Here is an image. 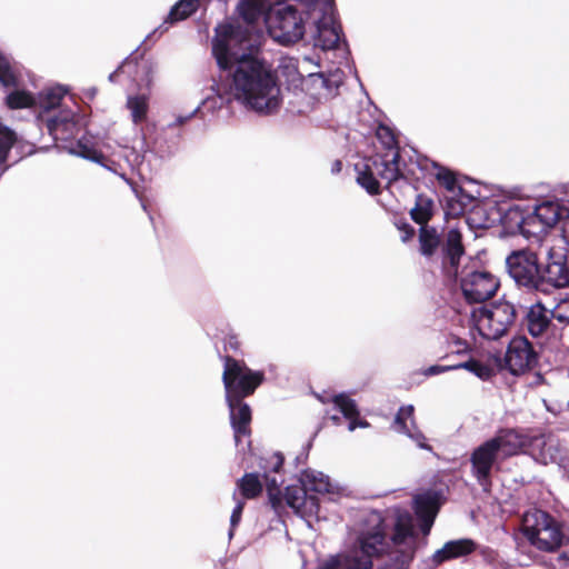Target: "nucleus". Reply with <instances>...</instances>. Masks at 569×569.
<instances>
[{
	"mask_svg": "<svg viewBox=\"0 0 569 569\" xmlns=\"http://www.w3.org/2000/svg\"><path fill=\"white\" fill-rule=\"evenodd\" d=\"M561 563L563 569H569V551L561 556Z\"/></svg>",
	"mask_w": 569,
	"mask_h": 569,
	"instance_id": "51",
	"label": "nucleus"
},
{
	"mask_svg": "<svg viewBox=\"0 0 569 569\" xmlns=\"http://www.w3.org/2000/svg\"><path fill=\"white\" fill-rule=\"evenodd\" d=\"M449 370H456L455 368V365H450V366H430L426 371H425V375L426 376H435V375H439V373H442V372H446V371H449Z\"/></svg>",
	"mask_w": 569,
	"mask_h": 569,
	"instance_id": "49",
	"label": "nucleus"
},
{
	"mask_svg": "<svg viewBox=\"0 0 569 569\" xmlns=\"http://www.w3.org/2000/svg\"><path fill=\"white\" fill-rule=\"evenodd\" d=\"M120 69H121V67H120V68H118V70H116V71H113L112 73H110V76H109V80H110L111 82H114V81H116V77H117L118 71H119Z\"/></svg>",
	"mask_w": 569,
	"mask_h": 569,
	"instance_id": "53",
	"label": "nucleus"
},
{
	"mask_svg": "<svg viewBox=\"0 0 569 569\" xmlns=\"http://www.w3.org/2000/svg\"><path fill=\"white\" fill-rule=\"evenodd\" d=\"M244 502H246V500H238L237 506L232 510V513H231V517H230V530H229V536L230 537L233 536V531H234L236 527L241 521V516H242V511H243V508H244Z\"/></svg>",
	"mask_w": 569,
	"mask_h": 569,
	"instance_id": "47",
	"label": "nucleus"
},
{
	"mask_svg": "<svg viewBox=\"0 0 569 569\" xmlns=\"http://www.w3.org/2000/svg\"><path fill=\"white\" fill-rule=\"evenodd\" d=\"M489 441L496 442L497 452L505 460L521 453L527 455L529 436L516 429H502Z\"/></svg>",
	"mask_w": 569,
	"mask_h": 569,
	"instance_id": "17",
	"label": "nucleus"
},
{
	"mask_svg": "<svg viewBox=\"0 0 569 569\" xmlns=\"http://www.w3.org/2000/svg\"><path fill=\"white\" fill-rule=\"evenodd\" d=\"M527 455L542 465L557 462L561 457L560 441L552 435L529 437Z\"/></svg>",
	"mask_w": 569,
	"mask_h": 569,
	"instance_id": "16",
	"label": "nucleus"
},
{
	"mask_svg": "<svg viewBox=\"0 0 569 569\" xmlns=\"http://www.w3.org/2000/svg\"><path fill=\"white\" fill-rule=\"evenodd\" d=\"M430 166L437 170L435 177L441 187L451 193H455L456 191L462 192L463 188L458 184L457 176L452 170L435 161H431Z\"/></svg>",
	"mask_w": 569,
	"mask_h": 569,
	"instance_id": "30",
	"label": "nucleus"
},
{
	"mask_svg": "<svg viewBox=\"0 0 569 569\" xmlns=\"http://www.w3.org/2000/svg\"><path fill=\"white\" fill-rule=\"evenodd\" d=\"M127 107L131 112V118L134 124H139L147 119L149 109L148 98L143 94L129 97Z\"/></svg>",
	"mask_w": 569,
	"mask_h": 569,
	"instance_id": "38",
	"label": "nucleus"
},
{
	"mask_svg": "<svg viewBox=\"0 0 569 569\" xmlns=\"http://www.w3.org/2000/svg\"><path fill=\"white\" fill-rule=\"evenodd\" d=\"M8 168H9V166H4L2 169V172H4Z\"/></svg>",
	"mask_w": 569,
	"mask_h": 569,
	"instance_id": "55",
	"label": "nucleus"
},
{
	"mask_svg": "<svg viewBox=\"0 0 569 569\" xmlns=\"http://www.w3.org/2000/svg\"><path fill=\"white\" fill-rule=\"evenodd\" d=\"M357 182L371 196L381 193L380 183L369 163L363 164V168L358 171Z\"/></svg>",
	"mask_w": 569,
	"mask_h": 569,
	"instance_id": "35",
	"label": "nucleus"
},
{
	"mask_svg": "<svg viewBox=\"0 0 569 569\" xmlns=\"http://www.w3.org/2000/svg\"><path fill=\"white\" fill-rule=\"evenodd\" d=\"M330 420H331L335 425H339V423H340V421H341V420H340V417H339V416H336V415L331 416V417H330Z\"/></svg>",
	"mask_w": 569,
	"mask_h": 569,
	"instance_id": "54",
	"label": "nucleus"
},
{
	"mask_svg": "<svg viewBox=\"0 0 569 569\" xmlns=\"http://www.w3.org/2000/svg\"><path fill=\"white\" fill-rule=\"evenodd\" d=\"M342 169V162L341 160H335L331 164V172L332 173H339Z\"/></svg>",
	"mask_w": 569,
	"mask_h": 569,
	"instance_id": "50",
	"label": "nucleus"
},
{
	"mask_svg": "<svg viewBox=\"0 0 569 569\" xmlns=\"http://www.w3.org/2000/svg\"><path fill=\"white\" fill-rule=\"evenodd\" d=\"M223 362L222 382L226 400L238 402L252 396L264 382L266 376L262 370H252L243 360L236 359L230 355L220 356Z\"/></svg>",
	"mask_w": 569,
	"mask_h": 569,
	"instance_id": "6",
	"label": "nucleus"
},
{
	"mask_svg": "<svg viewBox=\"0 0 569 569\" xmlns=\"http://www.w3.org/2000/svg\"><path fill=\"white\" fill-rule=\"evenodd\" d=\"M199 8V0H179L169 11L166 22L176 23L192 16Z\"/></svg>",
	"mask_w": 569,
	"mask_h": 569,
	"instance_id": "31",
	"label": "nucleus"
},
{
	"mask_svg": "<svg viewBox=\"0 0 569 569\" xmlns=\"http://www.w3.org/2000/svg\"><path fill=\"white\" fill-rule=\"evenodd\" d=\"M0 83L6 88L18 86V78L8 57L0 51Z\"/></svg>",
	"mask_w": 569,
	"mask_h": 569,
	"instance_id": "42",
	"label": "nucleus"
},
{
	"mask_svg": "<svg viewBox=\"0 0 569 569\" xmlns=\"http://www.w3.org/2000/svg\"><path fill=\"white\" fill-rule=\"evenodd\" d=\"M552 318L560 323H569V298L562 300L553 311Z\"/></svg>",
	"mask_w": 569,
	"mask_h": 569,
	"instance_id": "45",
	"label": "nucleus"
},
{
	"mask_svg": "<svg viewBox=\"0 0 569 569\" xmlns=\"http://www.w3.org/2000/svg\"><path fill=\"white\" fill-rule=\"evenodd\" d=\"M455 368L456 370L466 369L482 380H489L496 375V370L492 366L473 358H470L465 362L455 365Z\"/></svg>",
	"mask_w": 569,
	"mask_h": 569,
	"instance_id": "37",
	"label": "nucleus"
},
{
	"mask_svg": "<svg viewBox=\"0 0 569 569\" xmlns=\"http://www.w3.org/2000/svg\"><path fill=\"white\" fill-rule=\"evenodd\" d=\"M284 457L281 452H274L269 459L270 470L262 475L259 472H244L236 482V487L241 498H258L266 489L267 498H282L281 486L283 479L278 475L282 471ZM284 498H297L296 496H286Z\"/></svg>",
	"mask_w": 569,
	"mask_h": 569,
	"instance_id": "7",
	"label": "nucleus"
},
{
	"mask_svg": "<svg viewBox=\"0 0 569 569\" xmlns=\"http://www.w3.org/2000/svg\"><path fill=\"white\" fill-rule=\"evenodd\" d=\"M336 408L349 421V430L353 431L356 428H366L369 422L360 418V411L357 402L346 393L335 395L331 399Z\"/></svg>",
	"mask_w": 569,
	"mask_h": 569,
	"instance_id": "24",
	"label": "nucleus"
},
{
	"mask_svg": "<svg viewBox=\"0 0 569 569\" xmlns=\"http://www.w3.org/2000/svg\"><path fill=\"white\" fill-rule=\"evenodd\" d=\"M223 349L224 351H232L234 353H239L241 351V341L238 335L233 332H229L223 338Z\"/></svg>",
	"mask_w": 569,
	"mask_h": 569,
	"instance_id": "46",
	"label": "nucleus"
},
{
	"mask_svg": "<svg viewBox=\"0 0 569 569\" xmlns=\"http://www.w3.org/2000/svg\"><path fill=\"white\" fill-rule=\"evenodd\" d=\"M395 226L400 231V239L405 243L411 241L416 236V229L405 218L398 219Z\"/></svg>",
	"mask_w": 569,
	"mask_h": 569,
	"instance_id": "44",
	"label": "nucleus"
},
{
	"mask_svg": "<svg viewBox=\"0 0 569 569\" xmlns=\"http://www.w3.org/2000/svg\"><path fill=\"white\" fill-rule=\"evenodd\" d=\"M505 367L513 376L533 369L538 363V355L531 342L523 336L515 337L508 345L505 355Z\"/></svg>",
	"mask_w": 569,
	"mask_h": 569,
	"instance_id": "14",
	"label": "nucleus"
},
{
	"mask_svg": "<svg viewBox=\"0 0 569 569\" xmlns=\"http://www.w3.org/2000/svg\"><path fill=\"white\" fill-rule=\"evenodd\" d=\"M369 161L375 176L386 180L388 186L399 180L408 184L418 182L415 171L409 169L405 162H401V154L398 151L395 154L378 152Z\"/></svg>",
	"mask_w": 569,
	"mask_h": 569,
	"instance_id": "13",
	"label": "nucleus"
},
{
	"mask_svg": "<svg viewBox=\"0 0 569 569\" xmlns=\"http://www.w3.org/2000/svg\"><path fill=\"white\" fill-rule=\"evenodd\" d=\"M264 2L260 0H240L237 9L239 16L247 23H254L261 17Z\"/></svg>",
	"mask_w": 569,
	"mask_h": 569,
	"instance_id": "33",
	"label": "nucleus"
},
{
	"mask_svg": "<svg viewBox=\"0 0 569 569\" xmlns=\"http://www.w3.org/2000/svg\"><path fill=\"white\" fill-rule=\"evenodd\" d=\"M267 23L269 34L281 44H292L303 38V18L291 4L277 9Z\"/></svg>",
	"mask_w": 569,
	"mask_h": 569,
	"instance_id": "9",
	"label": "nucleus"
},
{
	"mask_svg": "<svg viewBox=\"0 0 569 569\" xmlns=\"http://www.w3.org/2000/svg\"><path fill=\"white\" fill-rule=\"evenodd\" d=\"M549 313L550 311L540 302L532 305L528 309L525 317V322L528 332L532 337H540L547 331L552 318V316L550 317Z\"/></svg>",
	"mask_w": 569,
	"mask_h": 569,
	"instance_id": "23",
	"label": "nucleus"
},
{
	"mask_svg": "<svg viewBox=\"0 0 569 569\" xmlns=\"http://www.w3.org/2000/svg\"><path fill=\"white\" fill-rule=\"evenodd\" d=\"M299 480L305 491L303 498H315L313 496H308L309 492L335 495L338 497L347 496L345 488L333 485L330 478L321 471L307 469L301 473Z\"/></svg>",
	"mask_w": 569,
	"mask_h": 569,
	"instance_id": "18",
	"label": "nucleus"
},
{
	"mask_svg": "<svg viewBox=\"0 0 569 569\" xmlns=\"http://www.w3.org/2000/svg\"><path fill=\"white\" fill-rule=\"evenodd\" d=\"M257 52L258 46L252 42L248 28L233 23H223L216 28L212 56L221 71H231L239 60L256 56Z\"/></svg>",
	"mask_w": 569,
	"mask_h": 569,
	"instance_id": "4",
	"label": "nucleus"
},
{
	"mask_svg": "<svg viewBox=\"0 0 569 569\" xmlns=\"http://www.w3.org/2000/svg\"><path fill=\"white\" fill-rule=\"evenodd\" d=\"M451 482L452 478L449 473L438 472L430 478L426 487L421 488V492L412 498H447L451 493Z\"/></svg>",
	"mask_w": 569,
	"mask_h": 569,
	"instance_id": "26",
	"label": "nucleus"
},
{
	"mask_svg": "<svg viewBox=\"0 0 569 569\" xmlns=\"http://www.w3.org/2000/svg\"><path fill=\"white\" fill-rule=\"evenodd\" d=\"M435 201L431 197L426 193H418L416 196L415 206L410 209L409 214L413 222L419 228L423 226H430L429 222L435 216Z\"/></svg>",
	"mask_w": 569,
	"mask_h": 569,
	"instance_id": "27",
	"label": "nucleus"
},
{
	"mask_svg": "<svg viewBox=\"0 0 569 569\" xmlns=\"http://www.w3.org/2000/svg\"><path fill=\"white\" fill-rule=\"evenodd\" d=\"M64 96L66 90L62 87L48 89L40 96V107L44 110L56 109Z\"/></svg>",
	"mask_w": 569,
	"mask_h": 569,
	"instance_id": "41",
	"label": "nucleus"
},
{
	"mask_svg": "<svg viewBox=\"0 0 569 569\" xmlns=\"http://www.w3.org/2000/svg\"><path fill=\"white\" fill-rule=\"evenodd\" d=\"M71 152L103 167H107V162L109 161L108 157L84 139L77 140Z\"/></svg>",
	"mask_w": 569,
	"mask_h": 569,
	"instance_id": "29",
	"label": "nucleus"
},
{
	"mask_svg": "<svg viewBox=\"0 0 569 569\" xmlns=\"http://www.w3.org/2000/svg\"><path fill=\"white\" fill-rule=\"evenodd\" d=\"M476 549L477 543L472 539L450 540L432 555V562L439 566L451 559L468 556Z\"/></svg>",
	"mask_w": 569,
	"mask_h": 569,
	"instance_id": "21",
	"label": "nucleus"
},
{
	"mask_svg": "<svg viewBox=\"0 0 569 569\" xmlns=\"http://www.w3.org/2000/svg\"><path fill=\"white\" fill-rule=\"evenodd\" d=\"M418 252L427 260H432L440 252L442 276L449 281H456L466 248L462 233L457 228L449 229L443 236L435 226H423L418 229Z\"/></svg>",
	"mask_w": 569,
	"mask_h": 569,
	"instance_id": "3",
	"label": "nucleus"
},
{
	"mask_svg": "<svg viewBox=\"0 0 569 569\" xmlns=\"http://www.w3.org/2000/svg\"><path fill=\"white\" fill-rule=\"evenodd\" d=\"M471 318L482 338L497 340L505 336L515 323L517 311L512 303L499 301L490 307L475 309Z\"/></svg>",
	"mask_w": 569,
	"mask_h": 569,
	"instance_id": "8",
	"label": "nucleus"
},
{
	"mask_svg": "<svg viewBox=\"0 0 569 569\" xmlns=\"http://www.w3.org/2000/svg\"><path fill=\"white\" fill-rule=\"evenodd\" d=\"M495 441H485L477 447L470 457L471 473L485 492L491 486V472L495 462L500 458Z\"/></svg>",
	"mask_w": 569,
	"mask_h": 569,
	"instance_id": "15",
	"label": "nucleus"
},
{
	"mask_svg": "<svg viewBox=\"0 0 569 569\" xmlns=\"http://www.w3.org/2000/svg\"><path fill=\"white\" fill-rule=\"evenodd\" d=\"M445 501L446 500H415V512L419 520L420 530L425 536L430 533L438 510Z\"/></svg>",
	"mask_w": 569,
	"mask_h": 569,
	"instance_id": "25",
	"label": "nucleus"
},
{
	"mask_svg": "<svg viewBox=\"0 0 569 569\" xmlns=\"http://www.w3.org/2000/svg\"><path fill=\"white\" fill-rule=\"evenodd\" d=\"M500 287L499 279L486 269L463 271L460 288L469 303H481L491 299Z\"/></svg>",
	"mask_w": 569,
	"mask_h": 569,
	"instance_id": "11",
	"label": "nucleus"
},
{
	"mask_svg": "<svg viewBox=\"0 0 569 569\" xmlns=\"http://www.w3.org/2000/svg\"><path fill=\"white\" fill-rule=\"evenodd\" d=\"M510 277L520 287L537 291L540 264L538 254L530 249L512 251L506 259Z\"/></svg>",
	"mask_w": 569,
	"mask_h": 569,
	"instance_id": "10",
	"label": "nucleus"
},
{
	"mask_svg": "<svg viewBox=\"0 0 569 569\" xmlns=\"http://www.w3.org/2000/svg\"><path fill=\"white\" fill-rule=\"evenodd\" d=\"M567 287H569V258L550 250L546 263L540 266L537 291L550 293Z\"/></svg>",
	"mask_w": 569,
	"mask_h": 569,
	"instance_id": "12",
	"label": "nucleus"
},
{
	"mask_svg": "<svg viewBox=\"0 0 569 569\" xmlns=\"http://www.w3.org/2000/svg\"><path fill=\"white\" fill-rule=\"evenodd\" d=\"M231 89L238 100L258 112L270 113L280 107V88L272 66L264 59L251 56L239 60L231 71Z\"/></svg>",
	"mask_w": 569,
	"mask_h": 569,
	"instance_id": "2",
	"label": "nucleus"
},
{
	"mask_svg": "<svg viewBox=\"0 0 569 569\" xmlns=\"http://www.w3.org/2000/svg\"><path fill=\"white\" fill-rule=\"evenodd\" d=\"M267 506L278 516H281L286 508H290L296 516L307 522H310L312 519L319 520L321 518L320 500H267Z\"/></svg>",
	"mask_w": 569,
	"mask_h": 569,
	"instance_id": "19",
	"label": "nucleus"
},
{
	"mask_svg": "<svg viewBox=\"0 0 569 569\" xmlns=\"http://www.w3.org/2000/svg\"><path fill=\"white\" fill-rule=\"evenodd\" d=\"M512 210H516V211H517V210H518V206H515V208H511V209H510V211H512Z\"/></svg>",
	"mask_w": 569,
	"mask_h": 569,
	"instance_id": "56",
	"label": "nucleus"
},
{
	"mask_svg": "<svg viewBox=\"0 0 569 569\" xmlns=\"http://www.w3.org/2000/svg\"><path fill=\"white\" fill-rule=\"evenodd\" d=\"M318 42L323 49H336L339 46L340 34L335 26L328 27L319 21L317 23Z\"/></svg>",
	"mask_w": 569,
	"mask_h": 569,
	"instance_id": "36",
	"label": "nucleus"
},
{
	"mask_svg": "<svg viewBox=\"0 0 569 569\" xmlns=\"http://www.w3.org/2000/svg\"><path fill=\"white\" fill-rule=\"evenodd\" d=\"M521 532L532 547L543 552H553L566 542L561 523L540 509L525 512Z\"/></svg>",
	"mask_w": 569,
	"mask_h": 569,
	"instance_id": "5",
	"label": "nucleus"
},
{
	"mask_svg": "<svg viewBox=\"0 0 569 569\" xmlns=\"http://www.w3.org/2000/svg\"><path fill=\"white\" fill-rule=\"evenodd\" d=\"M415 408L412 405L402 406L399 408L393 426L397 431L408 435L409 437H413V433L408 426L407 421L410 420L411 425L415 426V419H413Z\"/></svg>",
	"mask_w": 569,
	"mask_h": 569,
	"instance_id": "39",
	"label": "nucleus"
},
{
	"mask_svg": "<svg viewBox=\"0 0 569 569\" xmlns=\"http://www.w3.org/2000/svg\"><path fill=\"white\" fill-rule=\"evenodd\" d=\"M230 411V423L233 429L234 440L238 445L241 437L251 435L252 411L250 406L240 399L238 402L226 400Z\"/></svg>",
	"mask_w": 569,
	"mask_h": 569,
	"instance_id": "20",
	"label": "nucleus"
},
{
	"mask_svg": "<svg viewBox=\"0 0 569 569\" xmlns=\"http://www.w3.org/2000/svg\"><path fill=\"white\" fill-rule=\"evenodd\" d=\"M389 529L390 525L383 512L370 510L363 513L358 522L356 549L362 555L380 559L389 555L392 547L403 546L396 551L393 560L400 568L408 567L417 551V533L411 513L407 510L396 509L391 535H389Z\"/></svg>",
	"mask_w": 569,
	"mask_h": 569,
	"instance_id": "1",
	"label": "nucleus"
},
{
	"mask_svg": "<svg viewBox=\"0 0 569 569\" xmlns=\"http://www.w3.org/2000/svg\"><path fill=\"white\" fill-rule=\"evenodd\" d=\"M6 104L9 109L17 110L33 107L36 104V100L30 92L16 90L7 96Z\"/></svg>",
	"mask_w": 569,
	"mask_h": 569,
	"instance_id": "40",
	"label": "nucleus"
},
{
	"mask_svg": "<svg viewBox=\"0 0 569 569\" xmlns=\"http://www.w3.org/2000/svg\"><path fill=\"white\" fill-rule=\"evenodd\" d=\"M535 217L545 228H551L562 219L567 209L553 201H545L535 208Z\"/></svg>",
	"mask_w": 569,
	"mask_h": 569,
	"instance_id": "28",
	"label": "nucleus"
},
{
	"mask_svg": "<svg viewBox=\"0 0 569 569\" xmlns=\"http://www.w3.org/2000/svg\"><path fill=\"white\" fill-rule=\"evenodd\" d=\"M376 137L385 149L383 153L395 154L396 151L400 153L398 138L390 127L380 123L376 129Z\"/></svg>",
	"mask_w": 569,
	"mask_h": 569,
	"instance_id": "34",
	"label": "nucleus"
},
{
	"mask_svg": "<svg viewBox=\"0 0 569 569\" xmlns=\"http://www.w3.org/2000/svg\"><path fill=\"white\" fill-rule=\"evenodd\" d=\"M472 201L473 197L466 193L463 189L462 192L456 191L446 200V213L455 218L460 217Z\"/></svg>",
	"mask_w": 569,
	"mask_h": 569,
	"instance_id": "32",
	"label": "nucleus"
},
{
	"mask_svg": "<svg viewBox=\"0 0 569 569\" xmlns=\"http://www.w3.org/2000/svg\"><path fill=\"white\" fill-rule=\"evenodd\" d=\"M192 116H188V117H178L177 120H176V126H182L188 119H190Z\"/></svg>",
	"mask_w": 569,
	"mask_h": 569,
	"instance_id": "52",
	"label": "nucleus"
},
{
	"mask_svg": "<svg viewBox=\"0 0 569 569\" xmlns=\"http://www.w3.org/2000/svg\"><path fill=\"white\" fill-rule=\"evenodd\" d=\"M452 345L455 346L453 352L457 355H462L470 350L469 343L466 340L456 336L452 337Z\"/></svg>",
	"mask_w": 569,
	"mask_h": 569,
	"instance_id": "48",
	"label": "nucleus"
},
{
	"mask_svg": "<svg viewBox=\"0 0 569 569\" xmlns=\"http://www.w3.org/2000/svg\"><path fill=\"white\" fill-rule=\"evenodd\" d=\"M46 127L54 141H68L79 131L78 122L70 114L50 118L47 120Z\"/></svg>",
	"mask_w": 569,
	"mask_h": 569,
	"instance_id": "22",
	"label": "nucleus"
},
{
	"mask_svg": "<svg viewBox=\"0 0 569 569\" xmlns=\"http://www.w3.org/2000/svg\"><path fill=\"white\" fill-rule=\"evenodd\" d=\"M373 559L376 557L362 553L360 556H352L347 559L346 569H372Z\"/></svg>",
	"mask_w": 569,
	"mask_h": 569,
	"instance_id": "43",
	"label": "nucleus"
}]
</instances>
